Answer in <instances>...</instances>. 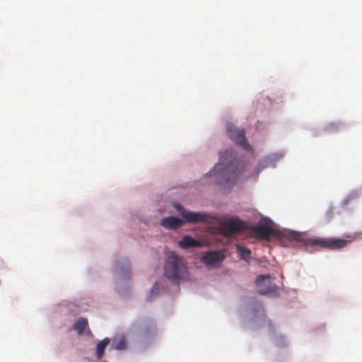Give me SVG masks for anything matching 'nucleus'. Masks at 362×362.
Listing matches in <instances>:
<instances>
[{"instance_id": "obj_13", "label": "nucleus", "mask_w": 362, "mask_h": 362, "mask_svg": "<svg viewBox=\"0 0 362 362\" xmlns=\"http://www.w3.org/2000/svg\"><path fill=\"white\" fill-rule=\"evenodd\" d=\"M127 341L124 337L114 339L111 344V349L115 350H124L126 349Z\"/></svg>"}, {"instance_id": "obj_14", "label": "nucleus", "mask_w": 362, "mask_h": 362, "mask_svg": "<svg viewBox=\"0 0 362 362\" xmlns=\"http://www.w3.org/2000/svg\"><path fill=\"white\" fill-rule=\"evenodd\" d=\"M237 251L241 259L247 260L250 255L251 250L246 247L237 245Z\"/></svg>"}, {"instance_id": "obj_7", "label": "nucleus", "mask_w": 362, "mask_h": 362, "mask_svg": "<svg viewBox=\"0 0 362 362\" xmlns=\"http://www.w3.org/2000/svg\"><path fill=\"white\" fill-rule=\"evenodd\" d=\"M257 291L261 294L276 295L279 287L272 281L270 274H261L256 279Z\"/></svg>"}, {"instance_id": "obj_10", "label": "nucleus", "mask_w": 362, "mask_h": 362, "mask_svg": "<svg viewBox=\"0 0 362 362\" xmlns=\"http://www.w3.org/2000/svg\"><path fill=\"white\" fill-rule=\"evenodd\" d=\"M73 328L79 335L92 336V332L88 327V320L85 317L78 318L74 324Z\"/></svg>"}, {"instance_id": "obj_12", "label": "nucleus", "mask_w": 362, "mask_h": 362, "mask_svg": "<svg viewBox=\"0 0 362 362\" xmlns=\"http://www.w3.org/2000/svg\"><path fill=\"white\" fill-rule=\"evenodd\" d=\"M110 339L105 338L100 341L96 346V356L98 359H101L104 355L105 349L109 345Z\"/></svg>"}, {"instance_id": "obj_8", "label": "nucleus", "mask_w": 362, "mask_h": 362, "mask_svg": "<svg viewBox=\"0 0 362 362\" xmlns=\"http://www.w3.org/2000/svg\"><path fill=\"white\" fill-rule=\"evenodd\" d=\"M255 237L260 239H267L272 234L273 229L267 221H260L256 226L249 227Z\"/></svg>"}, {"instance_id": "obj_11", "label": "nucleus", "mask_w": 362, "mask_h": 362, "mask_svg": "<svg viewBox=\"0 0 362 362\" xmlns=\"http://www.w3.org/2000/svg\"><path fill=\"white\" fill-rule=\"evenodd\" d=\"M178 245L183 249L201 246V244L198 240L189 235L185 236L180 241L178 242Z\"/></svg>"}, {"instance_id": "obj_3", "label": "nucleus", "mask_w": 362, "mask_h": 362, "mask_svg": "<svg viewBox=\"0 0 362 362\" xmlns=\"http://www.w3.org/2000/svg\"><path fill=\"white\" fill-rule=\"evenodd\" d=\"M164 274L173 284H178L181 281L188 279L189 273L183 259L175 252H170L164 264Z\"/></svg>"}, {"instance_id": "obj_9", "label": "nucleus", "mask_w": 362, "mask_h": 362, "mask_svg": "<svg viewBox=\"0 0 362 362\" xmlns=\"http://www.w3.org/2000/svg\"><path fill=\"white\" fill-rule=\"evenodd\" d=\"M223 259V256L218 251H212L206 254L202 258V261L206 266H215L220 263Z\"/></svg>"}, {"instance_id": "obj_5", "label": "nucleus", "mask_w": 362, "mask_h": 362, "mask_svg": "<svg viewBox=\"0 0 362 362\" xmlns=\"http://www.w3.org/2000/svg\"><path fill=\"white\" fill-rule=\"evenodd\" d=\"M228 136L238 145L247 151H250L252 148L247 143L245 138V132L243 129L235 127L233 124H228L226 126Z\"/></svg>"}, {"instance_id": "obj_4", "label": "nucleus", "mask_w": 362, "mask_h": 362, "mask_svg": "<svg viewBox=\"0 0 362 362\" xmlns=\"http://www.w3.org/2000/svg\"><path fill=\"white\" fill-rule=\"evenodd\" d=\"M174 207L178 211L185 222L196 223L205 222L207 219L206 214L187 211L180 204H176ZM184 221L176 216L165 217L160 222L161 226L168 229H176L181 227Z\"/></svg>"}, {"instance_id": "obj_15", "label": "nucleus", "mask_w": 362, "mask_h": 362, "mask_svg": "<svg viewBox=\"0 0 362 362\" xmlns=\"http://www.w3.org/2000/svg\"><path fill=\"white\" fill-rule=\"evenodd\" d=\"M357 197H358V195H357V193H356V192H352V193H351V194H349V197H348V198H349V199H351H351H354V198H356Z\"/></svg>"}, {"instance_id": "obj_6", "label": "nucleus", "mask_w": 362, "mask_h": 362, "mask_svg": "<svg viewBox=\"0 0 362 362\" xmlns=\"http://www.w3.org/2000/svg\"><path fill=\"white\" fill-rule=\"evenodd\" d=\"M245 228H247L245 223L235 217L230 218L220 225V230L226 236H232Z\"/></svg>"}, {"instance_id": "obj_2", "label": "nucleus", "mask_w": 362, "mask_h": 362, "mask_svg": "<svg viewBox=\"0 0 362 362\" xmlns=\"http://www.w3.org/2000/svg\"><path fill=\"white\" fill-rule=\"evenodd\" d=\"M288 238L305 246H317L332 250L345 247L351 240L336 238H312L306 233L291 231L288 233Z\"/></svg>"}, {"instance_id": "obj_1", "label": "nucleus", "mask_w": 362, "mask_h": 362, "mask_svg": "<svg viewBox=\"0 0 362 362\" xmlns=\"http://www.w3.org/2000/svg\"><path fill=\"white\" fill-rule=\"evenodd\" d=\"M243 171L242 163L234 151L227 149L220 153L219 163L209 172L224 190H230Z\"/></svg>"}]
</instances>
